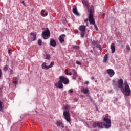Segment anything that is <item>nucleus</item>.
<instances>
[{"label": "nucleus", "instance_id": "obj_30", "mask_svg": "<svg viewBox=\"0 0 131 131\" xmlns=\"http://www.w3.org/2000/svg\"><path fill=\"white\" fill-rule=\"evenodd\" d=\"M8 54L9 55H11V54H12V49H8Z\"/></svg>", "mask_w": 131, "mask_h": 131}, {"label": "nucleus", "instance_id": "obj_15", "mask_svg": "<svg viewBox=\"0 0 131 131\" xmlns=\"http://www.w3.org/2000/svg\"><path fill=\"white\" fill-rule=\"evenodd\" d=\"M111 50L112 51V54H114V53H115V45L114 43L111 44Z\"/></svg>", "mask_w": 131, "mask_h": 131}, {"label": "nucleus", "instance_id": "obj_20", "mask_svg": "<svg viewBox=\"0 0 131 131\" xmlns=\"http://www.w3.org/2000/svg\"><path fill=\"white\" fill-rule=\"evenodd\" d=\"M82 3L85 6H86L88 8H89V3H88V0H82Z\"/></svg>", "mask_w": 131, "mask_h": 131}, {"label": "nucleus", "instance_id": "obj_46", "mask_svg": "<svg viewBox=\"0 0 131 131\" xmlns=\"http://www.w3.org/2000/svg\"><path fill=\"white\" fill-rule=\"evenodd\" d=\"M88 96L89 97L90 100H92V97H91V96H90V95H88Z\"/></svg>", "mask_w": 131, "mask_h": 131}, {"label": "nucleus", "instance_id": "obj_22", "mask_svg": "<svg viewBox=\"0 0 131 131\" xmlns=\"http://www.w3.org/2000/svg\"><path fill=\"white\" fill-rule=\"evenodd\" d=\"M81 91L84 94H88V93H89V89L88 88L82 89Z\"/></svg>", "mask_w": 131, "mask_h": 131}, {"label": "nucleus", "instance_id": "obj_1", "mask_svg": "<svg viewBox=\"0 0 131 131\" xmlns=\"http://www.w3.org/2000/svg\"><path fill=\"white\" fill-rule=\"evenodd\" d=\"M103 121L105 123L101 122H95L93 124V127H98V128H103L104 126L105 128H109L111 127V120L110 116L108 115L103 116Z\"/></svg>", "mask_w": 131, "mask_h": 131}, {"label": "nucleus", "instance_id": "obj_3", "mask_svg": "<svg viewBox=\"0 0 131 131\" xmlns=\"http://www.w3.org/2000/svg\"><path fill=\"white\" fill-rule=\"evenodd\" d=\"M121 92L123 93V95L128 97L130 95L131 90L129 88L128 84H127V81H125L124 83V86L121 89Z\"/></svg>", "mask_w": 131, "mask_h": 131}, {"label": "nucleus", "instance_id": "obj_31", "mask_svg": "<svg viewBox=\"0 0 131 131\" xmlns=\"http://www.w3.org/2000/svg\"><path fill=\"white\" fill-rule=\"evenodd\" d=\"M69 94H72L73 93V89H70L68 91Z\"/></svg>", "mask_w": 131, "mask_h": 131}, {"label": "nucleus", "instance_id": "obj_24", "mask_svg": "<svg viewBox=\"0 0 131 131\" xmlns=\"http://www.w3.org/2000/svg\"><path fill=\"white\" fill-rule=\"evenodd\" d=\"M38 43L39 46H41V45L42 44V41L41 40V39H39L38 40Z\"/></svg>", "mask_w": 131, "mask_h": 131}, {"label": "nucleus", "instance_id": "obj_16", "mask_svg": "<svg viewBox=\"0 0 131 131\" xmlns=\"http://www.w3.org/2000/svg\"><path fill=\"white\" fill-rule=\"evenodd\" d=\"M64 37H65V35H64V34L61 35L59 36V41L61 42V43H62V42H64Z\"/></svg>", "mask_w": 131, "mask_h": 131}, {"label": "nucleus", "instance_id": "obj_17", "mask_svg": "<svg viewBox=\"0 0 131 131\" xmlns=\"http://www.w3.org/2000/svg\"><path fill=\"white\" fill-rule=\"evenodd\" d=\"M50 45L52 47H56V41L54 39H51L50 40Z\"/></svg>", "mask_w": 131, "mask_h": 131}, {"label": "nucleus", "instance_id": "obj_40", "mask_svg": "<svg viewBox=\"0 0 131 131\" xmlns=\"http://www.w3.org/2000/svg\"><path fill=\"white\" fill-rule=\"evenodd\" d=\"M89 21V19L86 18L84 19V22H88Z\"/></svg>", "mask_w": 131, "mask_h": 131}, {"label": "nucleus", "instance_id": "obj_25", "mask_svg": "<svg viewBox=\"0 0 131 131\" xmlns=\"http://www.w3.org/2000/svg\"><path fill=\"white\" fill-rule=\"evenodd\" d=\"M113 85L116 88V86H117V83H116V82H115L114 80H113Z\"/></svg>", "mask_w": 131, "mask_h": 131}, {"label": "nucleus", "instance_id": "obj_23", "mask_svg": "<svg viewBox=\"0 0 131 131\" xmlns=\"http://www.w3.org/2000/svg\"><path fill=\"white\" fill-rule=\"evenodd\" d=\"M69 105H68V104H66V105H63V109H64V110H69Z\"/></svg>", "mask_w": 131, "mask_h": 131}, {"label": "nucleus", "instance_id": "obj_9", "mask_svg": "<svg viewBox=\"0 0 131 131\" xmlns=\"http://www.w3.org/2000/svg\"><path fill=\"white\" fill-rule=\"evenodd\" d=\"M117 86L118 88H120L121 89V88H123L124 86V83H123V80H122V79H120V80H118Z\"/></svg>", "mask_w": 131, "mask_h": 131}, {"label": "nucleus", "instance_id": "obj_18", "mask_svg": "<svg viewBox=\"0 0 131 131\" xmlns=\"http://www.w3.org/2000/svg\"><path fill=\"white\" fill-rule=\"evenodd\" d=\"M108 61V55L107 54H105L103 57V63H106Z\"/></svg>", "mask_w": 131, "mask_h": 131}, {"label": "nucleus", "instance_id": "obj_35", "mask_svg": "<svg viewBox=\"0 0 131 131\" xmlns=\"http://www.w3.org/2000/svg\"><path fill=\"white\" fill-rule=\"evenodd\" d=\"M2 76H3V73L2 72V70L0 69V78H2Z\"/></svg>", "mask_w": 131, "mask_h": 131}, {"label": "nucleus", "instance_id": "obj_33", "mask_svg": "<svg viewBox=\"0 0 131 131\" xmlns=\"http://www.w3.org/2000/svg\"><path fill=\"white\" fill-rule=\"evenodd\" d=\"M73 75L77 74V72L75 70H73Z\"/></svg>", "mask_w": 131, "mask_h": 131}, {"label": "nucleus", "instance_id": "obj_38", "mask_svg": "<svg viewBox=\"0 0 131 131\" xmlns=\"http://www.w3.org/2000/svg\"><path fill=\"white\" fill-rule=\"evenodd\" d=\"M13 83L14 84H17V83H18V82L17 81H13Z\"/></svg>", "mask_w": 131, "mask_h": 131}, {"label": "nucleus", "instance_id": "obj_29", "mask_svg": "<svg viewBox=\"0 0 131 131\" xmlns=\"http://www.w3.org/2000/svg\"><path fill=\"white\" fill-rule=\"evenodd\" d=\"M77 78V74L73 75V79H76Z\"/></svg>", "mask_w": 131, "mask_h": 131}, {"label": "nucleus", "instance_id": "obj_14", "mask_svg": "<svg viewBox=\"0 0 131 131\" xmlns=\"http://www.w3.org/2000/svg\"><path fill=\"white\" fill-rule=\"evenodd\" d=\"M73 12L74 14L76 15V16H79V13H78V11H77V7L76 6H74L73 7Z\"/></svg>", "mask_w": 131, "mask_h": 131}, {"label": "nucleus", "instance_id": "obj_45", "mask_svg": "<svg viewBox=\"0 0 131 131\" xmlns=\"http://www.w3.org/2000/svg\"><path fill=\"white\" fill-rule=\"evenodd\" d=\"M22 4H23V5H24V6H25V3H24V1H22Z\"/></svg>", "mask_w": 131, "mask_h": 131}, {"label": "nucleus", "instance_id": "obj_37", "mask_svg": "<svg viewBox=\"0 0 131 131\" xmlns=\"http://www.w3.org/2000/svg\"><path fill=\"white\" fill-rule=\"evenodd\" d=\"M74 102H77V101H78V99L77 98H75L74 99Z\"/></svg>", "mask_w": 131, "mask_h": 131}, {"label": "nucleus", "instance_id": "obj_44", "mask_svg": "<svg viewBox=\"0 0 131 131\" xmlns=\"http://www.w3.org/2000/svg\"><path fill=\"white\" fill-rule=\"evenodd\" d=\"M68 74H69V75L71 76V75H72V73L70 72Z\"/></svg>", "mask_w": 131, "mask_h": 131}, {"label": "nucleus", "instance_id": "obj_11", "mask_svg": "<svg viewBox=\"0 0 131 131\" xmlns=\"http://www.w3.org/2000/svg\"><path fill=\"white\" fill-rule=\"evenodd\" d=\"M56 88H58V89H63V83L61 82V80L55 84Z\"/></svg>", "mask_w": 131, "mask_h": 131}, {"label": "nucleus", "instance_id": "obj_12", "mask_svg": "<svg viewBox=\"0 0 131 131\" xmlns=\"http://www.w3.org/2000/svg\"><path fill=\"white\" fill-rule=\"evenodd\" d=\"M56 125L58 128H60L61 129H63V128H64V124H63L61 121H57L56 122Z\"/></svg>", "mask_w": 131, "mask_h": 131}, {"label": "nucleus", "instance_id": "obj_8", "mask_svg": "<svg viewBox=\"0 0 131 131\" xmlns=\"http://www.w3.org/2000/svg\"><path fill=\"white\" fill-rule=\"evenodd\" d=\"M59 80L64 84H68L69 83V80L63 76L59 77Z\"/></svg>", "mask_w": 131, "mask_h": 131}, {"label": "nucleus", "instance_id": "obj_6", "mask_svg": "<svg viewBox=\"0 0 131 131\" xmlns=\"http://www.w3.org/2000/svg\"><path fill=\"white\" fill-rule=\"evenodd\" d=\"M54 66V62H51L49 66H47V63L44 62L42 63L41 67L42 69H45V70H48V69H50V68H52Z\"/></svg>", "mask_w": 131, "mask_h": 131}, {"label": "nucleus", "instance_id": "obj_21", "mask_svg": "<svg viewBox=\"0 0 131 131\" xmlns=\"http://www.w3.org/2000/svg\"><path fill=\"white\" fill-rule=\"evenodd\" d=\"M41 15L43 17H47L48 16V13H45V10H41Z\"/></svg>", "mask_w": 131, "mask_h": 131}, {"label": "nucleus", "instance_id": "obj_36", "mask_svg": "<svg viewBox=\"0 0 131 131\" xmlns=\"http://www.w3.org/2000/svg\"><path fill=\"white\" fill-rule=\"evenodd\" d=\"M65 72H66V75H68V74H69V73H68V70H65Z\"/></svg>", "mask_w": 131, "mask_h": 131}, {"label": "nucleus", "instance_id": "obj_39", "mask_svg": "<svg viewBox=\"0 0 131 131\" xmlns=\"http://www.w3.org/2000/svg\"><path fill=\"white\" fill-rule=\"evenodd\" d=\"M89 81H86L85 82V84H89Z\"/></svg>", "mask_w": 131, "mask_h": 131}, {"label": "nucleus", "instance_id": "obj_43", "mask_svg": "<svg viewBox=\"0 0 131 131\" xmlns=\"http://www.w3.org/2000/svg\"><path fill=\"white\" fill-rule=\"evenodd\" d=\"M75 49H79V47L78 46H75Z\"/></svg>", "mask_w": 131, "mask_h": 131}, {"label": "nucleus", "instance_id": "obj_32", "mask_svg": "<svg viewBox=\"0 0 131 131\" xmlns=\"http://www.w3.org/2000/svg\"><path fill=\"white\" fill-rule=\"evenodd\" d=\"M4 71H7L8 70V67L6 66L4 68Z\"/></svg>", "mask_w": 131, "mask_h": 131}, {"label": "nucleus", "instance_id": "obj_10", "mask_svg": "<svg viewBox=\"0 0 131 131\" xmlns=\"http://www.w3.org/2000/svg\"><path fill=\"white\" fill-rule=\"evenodd\" d=\"M106 72L110 77H112L115 74L114 71L112 69H108L106 70Z\"/></svg>", "mask_w": 131, "mask_h": 131}, {"label": "nucleus", "instance_id": "obj_5", "mask_svg": "<svg viewBox=\"0 0 131 131\" xmlns=\"http://www.w3.org/2000/svg\"><path fill=\"white\" fill-rule=\"evenodd\" d=\"M63 117L68 122H70V121H71V119H70V114L69 111H64L63 112Z\"/></svg>", "mask_w": 131, "mask_h": 131}, {"label": "nucleus", "instance_id": "obj_41", "mask_svg": "<svg viewBox=\"0 0 131 131\" xmlns=\"http://www.w3.org/2000/svg\"><path fill=\"white\" fill-rule=\"evenodd\" d=\"M91 79H92V80H94L95 79V77H91Z\"/></svg>", "mask_w": 131, "mask_h": 131}, {"label": "nucleus", "instance_id": "obj_2", "mask_svg": "<svg viewBox=\"0 0 131 131\" xmlns=\"http://www.w3.org/2000/svg\"><path fill=\"white\" fill-rule=\"evenodd\" d=\"M88 12H89V21L90 24H93L97 31L99 30L96 24L95 23V19L94 18V7L91 6L88 8Z\"/></svg>", "mask_w": 131, "mask_h": 131}, {"label": "nucleus", "instance_id": "obj_27", "mask_svg": "<svg viewBox=\"0 0 131 131\" xmlns=\"http://www.w3.org/2000/svg\"><path fill=\"white\" fill-rule=\"evenodd\" d=\"M45 57H46V59H47L48 60L50 58V54H46Z\"/></svg>", "mask_w": 131, "mask_h": 131}, {"label": "nucleus", "instance_id": "obj_28", "mask_svg": "<svg viewBox=\"0 0 131 131\" xmlns=\"http://www.w3.org/2000/svg\"><path fill=\"white\" fill-rule=\"evenodd\" d=\"M126 49L127 51H129L130 50V47H129V45H127L126 47Z\"/></svg>", "mask_w": 131, "mask_h": 131}, {"label": "nucleus", "instance_id": "obj_42", "mask_svg": "<svg viewBox=\"0 0 131 131\" xmlns=\"http://www.w3.org/2000/svg\"><path fill=\"white\" fill-rule=\"evenodd\" d=\"M103 19H104V18H105V13L103 14Z\"/></svg>", "mask_w": 131, "mask_h": 131}, {"label": "nucleus", "instance_id": "obj_7", "mask_svg": "<svg viewBox=\"0 0 131 131\" xmlns=\"http://www.w3.org/2000/svg\"><path fill=\"white\" fill-rule=\"evenodd\" d=\"M80 31H81V36L83 37L85 34V26H80L79 27Z\"/></svg>", "mask_w": 131, "mask_h": 131}, {"label": "nucleus", "instance_id": "obj_13", "mask_svg": "<svg viewBox=\"0 0 131 131\" xmlns=\"http://www.w3.org/2000/svg\"><path fill=\"white\" fill-rule=\"evenodd\" d=\"M32 41H34L36 39V33H31L30 34Z\"/></svg>", "mask_w": 131, "mask_h": 131}, {"label": "nucleus", "instance_id": "obj_19", "mask_svg": "<svg viewBox=\"0 0 131 131\" xmlns=\"http://www.w3.org/2000/svg\"><path fill=\"white\" fill-rule=\"evenodd\" d=\"M94 46H95V47H97V48H98V49H99V50H102V47H101V45L99 44H98L97 43V42L94 41Z\"/></svg>", "mask_w": 131, "mask_h": 131}, {"label": "nucleus", "instance_id": "obj_47", "mask_svg": "<svg viewBox=\"0 0 131 131\" xmlns=\"http://www.w3.org/2000/svg\"><path fill=\"white\" fill-rule=\"evenodd\" d=\"M86 26H88L89 25V24L88 23H86Z\"/></svg>", "mask_w": 131, "mask_h": 131}, {"label": "nucleus", "instance_id": "obj_34", "mask_svg": "<svg viewBox=\"0 0 131 131\" xmlns=\"http://www.w3.org/2000/svg\"><path fill=\"white\" fill-rule=\"evenodd\" d=\"M76 64H77V65H81V62H80V61H76Z\"/></svg>", "mask_w": 131, "mask_h": 131}, {"label": "nucleus", "instance_id": "obj_26", "mask_svg": "<svg viewBox=\"0 0 131 131\" xmlns=\"http://www.w3.org/2000/svg\"><path fill=\"white\" fill-rule=\"evenodd\" d=\"M4 109V107L2 105V102L0 101V111H2Z\"/></svg>", "mask_w": 131, "mask_h": 131}, {"label": "nucleus", "instance_id": "obj_4", "mask_svg": "<svg viewBox=\"0 0 131 131\" xmlns=\"http://www.w3.org/2000/svg\"><path fill=\"white\" fill-rule=\"evenodd\" d=\"M50 34V30L47 28L46 30L42 32L43 38H44V39H48V38H49Z\"/></svg>", "mask_w": 131, "mask_h": 131}]
</instances>
